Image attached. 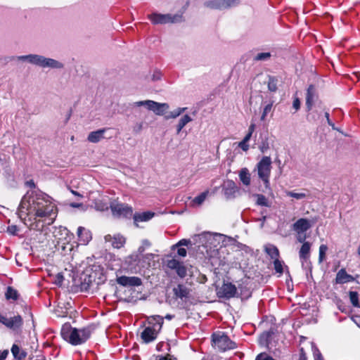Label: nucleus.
<instances>
[{
	"label": "nucleus",
	"instance_id": "obj_56",
	"mask_svg": "<svg viewBox=\"0 0 360 360\" xmlns=\"http://www.w3.org/2000/svg\"><path fill=\"white\" fill-rule=\"evenodd\" d=\"M26 185L30 188H35V184L33 180H29L26 182Z\"/></svg>",
	"mask_w": 360,
	"mask_h": 360
},
{
	"label": "nucleus",
	"instance_id": "obj_4",
	"mask_svg": "<svg viewBox=\"0 0 360 360\" xmlns=\"http://www.w3.org/2000/svg\"><path fill=\"white\" fill-rule=\"evenodd\" d=\"M18 60H27L29 63L42 67V68H62L63 64L60 62L52 59L47 58L42 56L30 54L27 56H18Z\"/></svg>",
	"mask_w": 360,
	"mask_h": 360
},
{
	"label": "nucleus",
	"instance_id": "obj_52",
	"mask_svg": "<svg viewBox=\"0 0 360 360\" xmlns=\"http://www.w3.org/2000/svg\"><path fill=\"white\" fill-rule=\"evenodd\" d=\"M154 257V254H146V255H144L143 259L144 260H147L148 262V265H150V261L153 260Z\"/></svg>",
	"mask_w": 360,
	"mask_h": 360
},
{
	"label": "nucleus",
	"instance_id": "obj_35",
	"mask_svg": "<svg viewBox=\"0 0 360 360\" xmlns=\"http://www.w3.org/2000/svg\"><path fill=\"white\" fill-rule=\"evenodd\" d=\"M286 195L297 200L304 198L307 196V194L304 193H295L294 191H286Z\"/></svg>",
	"mask_w": 360,
	"mask_h": 360
},
{
	"label": "nucleus",
	"instance_id": "obj_14",
	"mask_svg": "<svg viewBox=\"0 0 360 360\" xmlns=\"http://www.w3.org/2000/svg\"><path fill=\"white\" fill-rule=\"evenodd\" d=\"M223 189L224 195L227 199L235 198L236 193L238 191L235 182L232 180H228L226 181Z\"/></svg>",
	"mask_w": 360,
	"mask_h": 360
},
{
	"label": "nucleus",
	"instance_id": "obj_9",
	"mask_svg": "<svg viewBox=\"0 0 360 360\" xmlns=\"http://www.w3.org/2000/svg\"><path fill=\"white\" fill-rule=\"evenodd\" d=\"M239 4L238 0H213L205 4V6L212 9L223 10Z\"/></svg>",
	"mask_w": 360,
	"mask_h": 360
},
{
	"label": "nucleus",
	"instance_id": "obj_49",
	"mask_svg": "<svg viewBox=\"0 0 360 360\" xmlns=\"http://www.w3.org/2000/svg\"><path fill=\"white\" fill-rule=\"evenodd\" d=\"M292 107H293V108H295V110L296 111L300 109V99L298 98H295L293 100Z\"/></svg>",
	"mask_w": 360,
	"mask_h": 360
},
{
	"label": "nucleus",
	"instance_id": "obj_25",
	"mask_svg": "<svg viewBox=\"0 0 360 360\" xmlns=\"http://www.w3.org/2000/svg\"><path fill=\"white\" fill-rule=\"evenodd\" d=\"M174 293L176 297L179 298H184L186 297L188 295V291L186 287H185L184 285H178L176 287H175L173 289Z\"/></svg>",
	"mask_w": 360,
	"mask_h": 360
},
{
	"label": "nucleus",
	"instance_id": "obj_28",
	"mask_svg": "<svg viewBox=\"0 0 360 360\" xmlns=\"http://www.w3.org/2000/svg\"><path fill=\"white\" fill-rule=\"evenodd\" d=\"M265 251L271 257V259H276L279 257V251L275 245H267L265 248Z\"/></svg>",
	"mask_w": 360,
	"mask_h": 360
},
{
	"label": "nucleus",
	"instance_id": "obj_19",
	"mask_svg": "<svg viewBox=\"0 0 360 360\" xmlns=\"http://www.w3.org/2000/svg\"><path fill=\"white\" fill-rule=\"evenodd\" d=\"M317 97L316 89L314 85H309L307 90L306 105L308 110H310Z\"/></svg>",
	"mask_w": 360,
	"mask_h": 360
},
{
	"label": "nucleus",
	"instance_id": "obj_15",
	"mask_svg": "<svg viewBox=\"0 0 360 360\" xmlns=\"http://www.w3.org/2000/svg\"><path fill=\"white\" fill-rule=\"evenodd\" d=\"M311 226V224L308 219L301 218L293 224V230L297 233H303L310 229Z\"/></svg>",
	"mask_w": 360,
	"mask_h": 360
},
{
	"label": "nucleus",
	"instance_id": "obj_11",
	"mask_svg": "<svg viewBox=\"0 0 360 360\" xmlns=\"http://www.w3.org/2000/svg\"><path fill=\"white\" fill-rule=\"evenodd\" d=\"M236 293V287L231 283H224L217 291V295L219 297H224L227 299L233 297Z\"/></svg>",
	"mask_w": 360,
	"mask_h": 360
},
{
	"label": "nucleus",
	"instance_id": "obj_60",
	"mask_svg": "<svg viewBox=\"0 0 360 360\" xmlns=\"http://www.w3.org/2000/svg\"><path fill=\"white\" fill-rule=\"evenodd\" d=\"M165 318L168 320H172L174 318V316L171 314H167Z\"/></svg>",
	"mask_w": 360,
	"mask_h": 360
},
{
	"label": "nucleus",
	"instance_id": "obj_51",
	"mask_svg": "<svg viewBox=\"0 0 360 360\" xmlns=\"http://www.w3.org/2000/svg\"><path fill=\"white\" fill-rule=\"evenodd\" d=\"M191 243V241L190 240H188V239H182L176 245V246H181V245H188L189 244Z\"/></svg>",
	"mask_w": 360,
	"mask_h": 360
},
{
	"label": "nucleus",
	"instance_id": "obj_39",
	"mask_svg": "<svg viewBox=\"0 0 360 360\" xmlns=\"http://www.w3.org/2000/svg\"><path fill=\"white\" fill-rule=\"evenodd\" d=\"M328 250V248L326 245H321L320 247H319V261L320 262H322L324 258H325V256H326V252Z\"/></svg>",
	"mask_w": 360,
	"mask_h": 360
},
{
	"label": "nucleus",
	"instance_id": "obj_41",
	"mask_svg": "<svg viewBox=\"0 0 360 360\" xmlns=\"http://www.w3.org/2000/svg\"><path fill=\"white\" fill-rule=\"evenodd\" d=\"M270 56H271V54L269 52L260 53H258L255 56V60H266V59L269 58Z\"/></svg>",
	"mask_w": 360,
	"mask_h": 360
},
{
	"label": "nucleus",
	"instance_id": "obj_20",
	"mask_svg": "<svg viewBox=\"0 0 360 360\" xmlns=\"http://www.w3.org/2000/svg\"><path fill=\"white\" fill-rule=\"evenodd\" d=\"M6 321L5 326L13 330H18L21 328L22 325V319L20 315L15 316L11 318H7V319H4Z\"/></svg>",
	"mask_w": 360,
	"mask_h": 360
},
{
	"label": "nucleus",
	"instance_id": "obj_62",
	"mask_svg": "<svg viewBox=\"0 0 360 360\" xmlns=\"http://www.w3.org/2000/svg\"><path fill=\"white\" fill-rule=\"evenodd\" d=\"M62 231H65V233L68 232V229L66 228H61L60 229Z\"/></svg>",
	"mask_w": 360,
	"mask_h": 360
},
{
	"label": "nucleus",
	"instance_id": "obj_6",
	"mask_svg": "<svg viewBox=\"0 0 360 360\" xmlns=\"http://www.w3.org/2000/svg\"><path fill=\"white\" fill-rule=\"evenodd\" d=\"M148 18L153 24H165L168 22H178L181 21L182 15L160 14L154 13L148 15Z\"/></svg>",
	"mask_w": 360,
	"mask_h": 360
},
{
	"label": "nucleus",
	"instance_id": "obj_22",
	"mask_svg": "<svg viewBox=\"0 0 360 360\" xmlns=\"http://www.w3.org/2000/svg\"><path fill=\"white\" fill-rule=\"evenodd\" d=\"M354 281L352 275L348 274L345 269H341L336 275L335 283L344 284Z\"/></svg>",
	"mask_w": 360,
	"mask_h": 360
},
{
	"label": "nucleus",
	"instance_id": "obj_3",
	"mask_svg": "<svg viewBox=\"0 0 360 360\" xmlns=\"http://www.w3.org/2000/svg\"><path fill=\"white\" fill-rule=\"evenodd\" d=\"M163 322L164 318L159 315L148 316L146 320L147 326L141 334L143 342L149 343L154 341L162 329Z\"/></svg>",
	"mask_w": 360,
	"mask_h": 360
},
{
	"label": "nucleus",
	"instance_id": "obj_31",
	"mask_svg": "<svg viewBox=\"0 0 360 360\" xmlns=\"http://www.w3.org/2000/svg\"><path fill=\"white\" fill-rule=\"evenodd\" d=\"M186 110V108H178L176 110L169 112V115L165 116L166 119L176 118L182 114Z\"/></svg>",
	"mask_w": 360,
	"mask_h": 360
},
{
	"label": "nucleus",
	"instance_id": "obj_26",
	"mask_svg": "<svg viewBox=\"0 0 360 360\" xmlns=\"http://www.w3.org/2000/svg\"><path fill=\"white\" fill-rule=\"evenodd\" d=\"M11 352L15 359L21 360L26 357L27 352L20 348L17 345H13L11 347Z\"/></svg>",
	"mask_w": 360,
	"mask_h": 360
},
{
	"label": "nucleus",
	"instance_id": "obj_16",
	"mask_svg": "<svg viewBox=\"0 0 360 360\" xmlns=\"http://www.w3.org/2000/svg\"><path fill=\"white\" fill-rule=\"evenodd\" d=\"M105 240L111 242L113 248H117V249L123 247L126 243L125 238L120 234H117V235H115L114 236H112L110 235H107L105 236Z\"/></svg>",
	"mask_w": 360,
	"mask_h": 360
},
{
	"label": "nucleus",
	"instance_id": "obj_59",
	"mask_svg": "<svg viewBox=\"0 0 360 360\" xmlns=\"http://www.w3.org/2000/svg\"><path fill=\"white\" fill-rule=\"evenodd\" d=\"M71 193H72L73 195H76V196H78V197H80V198H82V195L80 193H79L78 192H77V191H74V190H71Z\"/></svg>",
	"mask_w": 360,
	"mask_h": 360
},
{
	"label": "nucleus",
	"instance_id": "obj_24",
	"mask_svg": "<svg viewBox=\"0 0 360 360\" xmlns=\"http://www.w3.org/2000/svg\"><path fill=\"white\" fill-rule=\"evenodd\" d=\"M239 179L245 186H250L251 182V175L248 168H242L239 172Z\"/></svg>",
	"mask_w": 360,
	"mask_h": 360
},
{
	"label": "nucleus",
	"instance_id": "obj_53",
	"mask_svg": "<svg viewBox=\"0 0 360 360\" xmlns=\"http://www.w3.org/2000/svg\"><path fill=\"white\" fill-rule=\"evenodd\" d=\"M325 117H326V120H327V122H328V124L330 126H331V127H332V128H333V129H335V124H334V123H333V122H331V120H330V118H329V113H328V112H325Z\"/></svg>",
	"mask_w": 360,
	"mask_h": 360
},
{
	"label": "nucleus",
	"instance_id": "obj_13",
	"mask_svg": "<svg viewBox=\"0 0 360 360\" xmlns=\"http://www.w3.org/2000/svg\"><path fill=\"white\" fill-rule=\"evenodd\" d=\"M77 234L80 243L86 245L92 239V234L89 229L83 226H79Z\"/></svg>",
	"mask_w": 360,
	"mask_h": 360
},
{
	"label": "nucleus",
	"instance_id": "obj_48",
	"mask_svg": "<svg viewBox=\"0 0 360 360\" xmlns=\"http://www.w3.org/2000/svg\"><path fill=\"white\" fill-rule=\"evenodd\" d=\"M63 279H64L63 276L61 275L60 274H58L56 276L54 283L58 285H60L63 283Z\"/></svg>",
	"mask_w": 360,
	"mask_h": 360
},
{
	"label": "nucleus",
	"instance_id": "obj_8",
	"mask_svg": "<svg viewBox=\"0 0 360 360\" xmlns=\"http://www.w3.org/2000/svg\"><path fill=\"white\" fill-rule=\"evenodd\" d=\"M110 209L114 216L123 218H131L133 216V208L125 203H114L110 205Z\"/></svg>",
	"mask_w": 360,
	"mask_h": 360
},
{
	"label": "nucleus",
	"instance_id": "obj_57",
	"mask_svg": "<svg viewBox=\"0 0 360 360\" xmlns=\"http://www.w3.org/2000/svg\"><path fill=\"white\" fill-rule=\"evenodd\" d=\"M255 126L254 124H250V126L249 127V129H248V132H251V134H252V133L255 131Z\"/></svg>",
	"mask_w": 360,
	"mask_h": 360
},
{
	"label": "nucleus",
	"instance_id": "obj_1",
	"mask_svg": "<svg viewBox=\"0 0 360 360\" xmlns=\"http://www.w3.org/2000/svg\"><path fill=\"white\" fill-rule=\"evenodd\" d=\"M19 217L31 230L42 231L52 224L58 214V207L53 198L41 191L27 193L18 207Z\"/></svg>",
	"mask_w": 360,
	"mask_h": 360
},
{
	"label": "nucleus",
	"instance_id": "obj_29",
	"mask_svg": "<svg viewBox=\"0 0 360 360\" xmlns=\"http://www.w3.org/2000/svg\"><path fill=\"white\" fill-rule=\"evenodd\" d=\"M208 194L209 191H205L201 193L200 195L193 198V203L195 205H200L205 200Z\"/></svg>",
	"mask_w": 360,
	"mask_h": 360
},
{
	"label": "nucleus",
	"instance_id": "obj_43",
	"mask_svg": "<svg viewBox=\"0 0 360 360\" xmlns=\"http://www.w3.org/2000/svg\"><path fill=\"white\" fill-rule=\"evenodd\" d=\"M155 360H178L176 357L174 356L167 354L165 356L159 355L156 357Z\"/></svg>",
	"mask_w": 360,
	"mask_h": 360
},
{
	"label": "nucleus",
	"instance_id": "obj_33",
	"mask_svg": "<svg viewBox=\"0 0 360 360\" xmlns=\"http://www.w3.org/2000/svg\"><path fill=\"white\" fill-rule=\"evenodd\" d=\"M349 299L354 307H359V295L356 292H349Z\"/></svg>",
	"mask_w": 360,
	"mask_h": 360
},
{
	"label": "nucleus",
	"instance_id": "obj_55",
	"mask_svg": "<svg viewBox=\"0 0 360 360\" xmlns=\"http://www.w3.org/2000/svg\"><path fill=\"white\" fill-rule=\"evenodd\" d=\"M252 134H251V132H248V133L245 135V136L244 137V139H243V141H246V142H248V141L250 140V139H251V137H252Z\"/></svg>",
	"mask_w": 360,
	"mask_h": 360
},
{
	"label": "nucleus",
	"instance_id": "obj_5",
	"mask_svg": "<svg viewBox=\"0 0 360 360\" xmlns=\"http://www.w3.org/2000/svg\"><path fill=\"white\" fill-rule=\"evenodd\" d=\"M271 159L269 156H264L257 164L256 169L259 178L263 181L264 186L270 189V175L271 171Z\"/></svg>",
	"mask_w": 360,
	"mask_h": 360
},
{
	"label": "nucleus",
	"instance_id": "obj_44",
	"mask_svg": "<svg viewBox=\"0 0 360 360\" xmlns=\"http://www.w3.org/2000/svg\"><path fill=\"white\" fill-rule=\"evenodd\" d=\"M313 354L314 360H323L320 351L317 348L315 347L313 349Z\"/></svg>",
	"mask_w": 360,
	"mask_h": 360
},
{
	"label": "nucleus",
	"instance_id": "obj_21",
	"mask_svg": "<svg viewBox=\"0 0 360 360\" xmlns=\"http://www.w3.org/2000/svg\"><path fill=\"white\" fill-rule=\"evenodd\" d=\"M155 215V213L150 211L143 212H136L133 214L134 224L138 226L139 222H144L150 220Z\"/></svg>",
	"mask_w": 360,
	"mask_h": 360
},
{
	"label": "nucleus",
	"instance_id": "obj_50",
	"mask_svg": "<svg viewBox=\"0 0 360 360\" xmlns=\"http://www.w3.org/2000/svg\"><path fill=\"white\" fill-rule=\"evenodd\" d=\"M177 254L179 256L184 257L186 256L187 251L184 248H179L177 250Z\"/></svg>",
	"mask_w": 360,
	"mask_h": 360
},
{
	"label": "nucleus",
	"instance_id": "obj_7",
	"mask_svg": "<svg viewBox=\"0 0 360 360\" xmlns=\"http://www.w3.org/2000/svg\"><path fill=\"white\" fill-rule=\"evenodd\" d=\"M212 342L214 346L222 352L236 347L235 342L231 341L229 338L224 334H214L212 335Z\"/></svg>",
	"mask_w": 360,
	"mask_h": 360
},
{
	"label": "nucleus",
	"instance_id": "obj_17",
	"mask_svg": "<svg viewBox=\"0 0 360 360\" xmlns=\"http://www.w3.org/2000/svg\"><path fill=\"white\" fill-rule=\"evenodd\" d=\"M311 247V244L309 242H304L300 249L299 257L302 265L309 259Z\"/></svg>",
	"mask_w": 360,
	"mask_h": 360
},
{
	"label": "nucleus",
	"instance_id": "obj_47",
	"mask_svg": "<svg viewBox=\"0 0 360 360\" xmlns=\"http://www.w3.org/2000/svg\"><path fill=\"white\" fill-rule=\"evenodd\" d=\"M297 236L296 238H297V240L299 243H301L303 244L304 242H306L305 240L307 238V236H306V234H304V233H297Z\"/></svg>",
	"mask_w": 360,
	"mask_h": 360
},
{
	"label": "nucleus",
	"instance_id": "obj_45",
	"mask_svg": "<svg viewBox=\"0 0 360 360\" xmlns=\"http://www.w3.org/2000/svg\"><path fill=\"white\" fill-rule=\"evenodd\" d=\"M7 231L11 234V235H16L18 231V229L16 226L15 225H12V226H8V229H7Z\"/></svg>",
	"mask_w": 360,
	"mask_h": 360
},
{
	"label": "nucleus",
	"instance_id": "obj_46",
	"mask_svg": "<svg viewBox=\"0 0 360 360\" xmlns=\"http://www.w3.org/2000/svg\"><path fill=\"white\" fill-rule=\"evenodd\" d=\"M238 147L240 148L243 151H248L249 149L248 142L242 140L240 142H239Z\"/></svg>",
	"mask_w": 360,
	"mask_h": 360
},
{
	"label": "nucleus",
	"instance_id": "obj_18",
	"mask_svg": "<svg viewBox=\"0 0 360 360\" xmlns=\"http://www.w3.org/2000/svg\"><path fill=\"white\" fill-rule=\"evenodd\" d=\"M150 110H152L157 115H163L165 112L169 109L167 103H161L155 101L148 103Z\"/></svg>",
	"mask_w": 360,
	"mask_h": 360
},
{
	"label": "nucleus",
	"instance_id": "obj_37",
	"mask_svg": "<svg viewBox=\"0 0 360 360\" xmlns=\"http://www.w3.org/2000/svg\"><path fill=\"white\" fill-rule=\"evenodd\" d=\"M150 102H153V101H151V100H147V101H136V102H134L133 103V106L134 107H141V106H144L146 107L148 110H150V107H149V104H148V103H150Z\"/></svg>",
	"mask_w": 360,
	"mask_h": 360
},
{
	"label": "nucleus",
	"instance_id": "obj_58",
	"mask_svg": "<svg viewBox=\"0 0 360 360\" xmlns=\"http://www.w3.org/2000/svg\"><path fill=\"white\" fill-rule=\"evenodd\" d=\"M4 319H7L6 317H5L4 316L0 314V322L2 323L4 325L5 324L6 321H4Z\"/></svg>",
	"mask_w": 360,
	"mask_h": 360
},
{
	"label": "nucleus",
	"instance_id": "obj_61",
	"mask_svg": "<svg viewBox=\"0 0 360 360\" xmlns=\"http://www.w3.org/2000/svg\"><path fill=\"white\" fill-rule=\"evenodd\" d=\"M71 206H72V207H80V206H81V204H79V203H72V204H71Z\"/></svg>",
	"mask_w": 360,
	"mask_h": 360
},
{
	"label": "nucleus",
	"instance_id": "obj_12",
	"mask_svg": "<svg viewBox=\"0 0 360 360\" xmlns=\"http://www.w3.org/2000/svg\"><path fill=\"white\" fill-rule=\"evenodd\" d=\"M117 282L122 286H139L141 285V279L136 276H122L117 278Z\"/></svg>",
	"mask_w": 360,
	"mask_h": 360
},
{
	"label": "nucleus",
	"instance_id": "obj_38",
	"mask_svg": "<svg viewBox=\"0 0 360 360\" xmlns=\"http://www.w3.org/2000/svg\"><path fill=\"white\" fill-rule=\"evenodd\" d=\"M272 106H273V103H269L264 107L262 114V116H261L262 121L265 120L266 115L271 110Z\"/></svg>",
	"mask_w": 360,
	"mask_h": 360
},
{
	"label": "nucleus",
	"instance_id": "obj_34",
	"mask_svg": "<svg viewBox=\"0 0 360 360\" xmlns=\"http://www.w3.org/2000/svg\"><path fill=\"white\" fill-rule=\"evenodd\" d=\"M268 89L272 92H275L277 90V81L274 77H270L269 79Z\"/></svg>",
	"mask_w": 360,
	"mask_h": 360
},
{
	"label": "nucleus",
	"instance_id": "obj_54",
	"mask_svg": "<svg viewBox=\"0 0 360 360\" xmlns=\"http://www.w3.org/2000/svg\"><path fill=\"white\" fill-rule=\"evenodd\" d=\"M8 354V350H4L0 352V360H5Z\"/></svg>",
	"mask_w": 360,
	"mask_h": 360
},
{
	"label": "nucleus",
	"instance_id": "obj_27",
	"mask_svg": "<svg viewBox=\"0 0 360 360\" xmlns=\"http://www.w3.org/2000/svg\"><path fill=\"white\" fill-rule=\"evenodd\" d=\"M192 121V118L188 115H184L179 121L176 125V133L179 134L182 129L190 122Z\"/></svg>",
	"mask_w": 360,
	"mask_h": 360
},
{
	"label": "nucleus",
	"instance_id": "obj_2",
	"mask_svg": "<svg viewBox=\"0 0 360 360\" xmlns=\"http://www.w3.org/2000/svg\"><path fill=\"white\" fill-rule=\"evenodd\" d=\"M60 334L62 338L72 345L84 343L89 339L91 332L89 328H76L70 323L63 325Z\"/></svg>",
	"mask_w": 360,
	"mask_h": 360
},
{
	"label": "nucleus",
	"instance_id": "obj_40",
	"mask_svg": "<svg viewBox=\"0 0 360 360\" xmlns=\"http://www.w3.org/2000/svg\"><path fill=\"white\" fill-rule=\"evenodd\" d=\"M150 243L148 240H143L141 245L139 248L138 252L139 254L143 253L145 250L150 246Z\"/></svg>",
	"mask_w": 360,
	"mask_h": 360
},
{
	"label": "nucleus",
	"instance_id": "obj_36",
	"mask_svg": "<svg viewBox=\"0 0 360 360\" xmlns=\"http://www.w3.org/2000/svg\"><path fill=\"white\" fill-rule=\"evenodd\" d=\"M274 269L277 273H279L280 274H283V262H281L278 258L276 259H274Z\"/></svg>",
	"mask_w": 360,
	"mask_h": 360
},
{
	"label": "nucleus",
	"instance_id": "obj_30",
	"mask_svg": "<svg viewBox=\"0 0 360 360\" xmlns=\"http://www.w3.org/2000/svg\"><path fill=\"white\" fill-rule=\"evenodd\" d=\"M18 294L17 290L12 288L11 287H8L7 288V291L6 292V297L7 300H16L18 299Z\"/></svg>",
	"mask_w": 360,
	"mask_h": 360
},
{
	"label": "nucleus",
	"instance_id": "obj_42",
	"mask_svg": "<svg viewBox=\"0 0 360 360\" xmlns=\"http://www.w3.org/2000/svg\"><path fill=\"white\" fill-rule=\"evenodd\" d=\"M221 235L220 234H214V235H212V234H208V240L210 241V245H213L214 246H217V245L215 244V241L217 240V237H221Z\"/></svg>",
	"mask_w": 360,
	"mask_h": 360
},
{
	"label": "nucleus",
	"instance_id": "obj_10",
	"mask_svg": "<svg viewBox=\"0 0 360 360\" xmlns=\"http://www.w3.org/2000/svg\"><path fill=\"white\" fill-rule=\"evenodd\" d=\"M166 265L169 269L174 270L179 277L184 278L186 276V268L183 262L172 258L167 261Z\"/></svg>",
	"mask_w": 360,
	"mask_h": 360
},
{
	"label": "nucleus",
	"instance_id": "obj_23",
	"mask_svg": "<svg viewBox=\"0 0 360 360\" xmlns=\"http://www.w3.org/2000/svg\"><path fill=\"white\" fill-rule=\"evenodd\" d=\"M107 129L103 128L98 129L97 131H91L89 133L87 137L88 141L91 143H98L103 139H104V133L106 131Z\"/></svg>",
	"mask_w": 360,
	"mask_h": 360
},
{
	"label": "nucleus",
	"instance_id": "obj_32",
	"mask_svg": "<svg viewBox=\"0 0 360 360\" xmlns=\"http://www.w3.org/2000/svg\"><path fill=\"white\" fill-rule=\"evenodd\" d=\"M255 197L257 198V205L264 207H269V201L264 195L262 194H256Z\"/></svg>",
	"mask_w": 360,
	"mask_h": 360
}]
</instances>
